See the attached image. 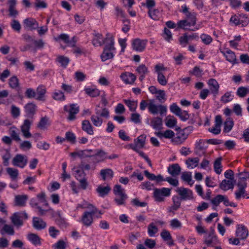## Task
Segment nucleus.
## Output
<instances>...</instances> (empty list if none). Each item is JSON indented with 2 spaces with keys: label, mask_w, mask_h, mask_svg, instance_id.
I'll use <instances>...</instances> for the list:
<instances>
[{
  "label": "nucleus",
  "mask_w": 249,
  "mask_h": 249,
  "mask_svg": "<svg viewBox=\"0 0 249 249\" xmlns=\"http://www.w3.org/2000/svg\"><path fill=\"white\" fill-rule=\"evenodd\" d=\"M10 25L11 28L14 31H16L18 33H19L20 32L21 26L18 20L16 19L12 20Z\"/></svg>",
  "instance_id": "60"
},
{
  "label": "nucleus",
  "mask_w": 249,
  "mask_h": 249,
  "mask_svg": "<svg viewBox=\"0 0 249 249\" xmlns=\"http://www.w3.org/2000/svg\"><path fill=\"white\" fill-rule=\"evenodd\" d=\"M204 141L200 139L197 141L195 144L194 153L196 155L201 157L205 154L206 149L204 147Z\"/></svg>",
  "instance_id": "12"
},
{
  "label": "nucleus",
  "mask_w": 249,
  "mask_h": 249,
  "mask_svg": "<svg viewBox=\"0 0 249 249\" xmlns=\"http://www.w3.org/2000/svg\"><path fill=\"white\" fill-rule=\"evenodd\" d=\"M223 55L226 58L227 61L232 64L237 63V59L234 53L230 50H227L226 52H222Z\"/></svg>",
  "instance_id": "28"
},
{
  "label": "nucleus",
  "mask_w": 249,
  "mask_h": 249,
  "mask_svg": "<svg viewBox=\"0 0 249 249\" xmlns=\"http://www.w3.org/2000/svg\"><path fill=\"white\" fill-rule=\"evenodd\" d=\"M32 123V121L28 119H26L24 121L23 124L20 127L23 136L26 139L30 138L32 137V134L30 132Z\"/></svg>",
  "instance_id": "10"
},
{
  "label": "nucleus",
  "mask_w": 249,
  "mask_h": 249,
  "mask_svg": "<svg viewBox=\"0 0 249 249\" xmlns=\"http://www.w3.org/2000/svg\"><path fill=\"white\" fill-rule=\"evenodd\" d=\"M64 109L65 111L69 113V115L67 117L68 120L72 121L76 119L75 115L79 111V107L75 104H71L69 107L68 106H65Z\"/></svg>",
  "instance_id": "6"
},
{
  "label": "nucleus",
  "mask_w": 249,
  "mask_h": 249,
  "mask_svg": "<svg viewBox=\"0 0 249 249\" xmlns=\"http://www.w3.org/2000/svg\"><path fill=\"white\" fill-rule=\"evenodd\" d=\"M146 137V135L143 134L140 135L137 139L134 140V143L136 145L138 149L142 148L144 147Z\"/></svg>",
  "instance_id": "36"
},
{
  "label": "nucleus",
  "mask_w": 249,
  "mask_h": 249,
  "mask_svg": "<svg viewBox=\"0 0 249 249\" xmlns=\"http://www.w3.org/2000/svg\"><path fill=\"white\" fill-rule=\"evenodd\" d=\"M100 175L104 180L107 179H111L113 176V172L110 169H102L101 170Z\"/></svg>",
  "instance_id": "38"
},
{
  "label": "nucleus",
  "mask_w": 249,
  "mask_h": 249,
  "mask_svg": "<svg viewBox=\"0 0 249 249\" xmlns=\"http://www.w3.org/2000/svg\"><path fill=\"white\" fill-rule=\"evenodd\" d=\"M158 231V228L153 223H150L147 227L148 234L150 237H154Z\"/></svg>",
  "instance_id": "44"
},
{
  "label": "nucleus",
  "mask_w": 249,
  "mask_h": 249,
  "mask_svg": "<svg viewBox=\"0 0 249 249\" xmlns=\"http://www.w3.org/2000/svg\"><path fill=\"white\" fill-rule=\"evenodd\" d=\"M181 178L184 181L187 182L190 185H192L194 184V181L192 179V175L190 172H183Z\"/></svg>",
  "instance_id": "47"
},
{
  "label": "nucleus",
  "mask_w": 249,
  "mask_h": 249,
  "mask_svg": "<svg viewBox=\"0 0 249 249\" xmlns=\"http://www.w3.org/2000/svg\"><path fill=\"white\" fill-rule=\"evenodd\" d=\"M176 192L180 196V200L191 199L193 198V193L191 190L183 187L178 188Z\"/></svg>",
  "instance_id": "9"
},
{
  "label": "nucleus",
  "mask_w": 249,
  "mask_h": 249,
  "mask_svg": "<svg viewBox=\"0 0 249 249\" xmlns=\"http://www.w3.org/2000/svg\"><path fill=\"white\" fill-rule=\"evenodd\" d=\"M36 95H37V96L36 99L38 101H44L45 100V94L46 92L45 87L42 85H40L36 88Z\"/></svg>",
  "instance_id": "25"
},
{
  "label": "nucleus",
  "mask_w": 249,
  "mask_h": 249,
  "mask_svg": "<svg viewBox=\"0 0 249 249\" xmlns=\"http://www.w3.org/2000/svg\"><path fill=\"white\" fill-rule=\"evenodd\" d=\"M92 43L94 46H102L103 44H106V38H103L102 34L99 33H96L94 35Z\"/></svg>",
  "instance_id": "23"
},
{
  "label": "nucleus",
  "mask_w": 249,
  "mask_h": 249,
  "mask_svg": "<svg viewBox=\"0 0 249 249\" xmlns=\"http://www.w3.org/2000/svg\"><path fill=\"white\" fill-rule=\"evenodd\" d=\"M28 218V214L25 212H19L14 213L10 219L14 226L17 228L23 225V220Z\"/></svg>",
  "instance_id": "3"
},
{
  "label": "nucleus",
  "mask_w": 249,
  "mask_h": 249,
  "mask_svg": "<svg viewBox=\"0 0 249 249\" xmlns=\"http://www.w3.org/2000/svg\"><path fill=\"white\" fill-rule=\"evenodd\" d=\"M153 197L156 201L161 202L165 201V198L171 195V189L167 188L161 189L154 188Z\"/></svg>",
  "instance_id": "4"
},
{
  "label": "nucleus",
  "mask_w": 249,
  "mask_h": 249,
  "mask_svg": "<svg viewBox=\"0 0 249 249\" xmlns=\"http://www.w3.org/2000/svg\"><path fill=\"white\" fill-rule=\"evenodd\" d=\"M249 90L244 87H239L237 91V95L240 97H244L246 96Z\"/></svg>",
  "instance_id": "61"
},
{
  "label": "nucleus",
  "mask_w": 249,
  "mask_h": 249,
  "mask_svg": "<svg viewBox=\"0 0 249 249\" xmlns=\"http://www.w3.org/2000/svg\"><path fill=\"white\" fill-rule=\"evenodd\" d=\"M48 122L49 119L47 117H42L38 122L37 127L40 129L46 130L47 128V126L49 125Z\"/></svg>",
  "instance_id": "41"
},
{
  "label": "nucleus",
  "mask_w": 249,
  "mask_h": 249,
  "mask_svg": "<svg viewBox=\"0 0 249 249\" xmlns=\"http://www.w3.org/2000/svg\"><path fill=\"white\" fill-rule=\"evenodd\" d=\"M92 215L91 213L86 212L84 213L82 221L84 225L86 226H89L91 225L93 222Z\"/></svg>",
  "instance_id": "30"
},
{
  "label": "nucleus",
  "mask_w": 249,
  "mask_h": 249,
  "mask_svg": "<svg viewBox=\"0 0 249 249\" xmlns=\"http://www.w3.org/2000/svg\"><path fill=\"white\" fill-rule=\"evenodd\" d=\"M28 161L27 157L21 154H17L12 160V164L20 168H23L27 164Z\"/></svg>",
  "instance_id": "7"
},
{
  "label": "nucleus",
  "mask_w": 249,
  "mask_h": 249,
  "mask_svg": "<svg viewBox=\"0 0 249 249\" xmlns=\"http://www.w3.org/2000/svg\"><path fill=\"white\" fill-rule=\"evenodd\" d=\"M93 151L92 149H86L84 150H79L76 152H72L70 154L71 157L75 158L78 157L80 158L89 157L91 158V153Z\"/></svg>",
  "instance_id": "14"
},
{
  "label": "nucleus",
  "mask_w": 249,
  "mask_h": 249,
  "mask_svg": "<svg viewBox=\"0 0 249 249\" xmlns=\"http://www.w3.org/2000/svg\"><path fill=\"white\" fill-rule=\"evenodd\" d=\"M86 93L92 97L98 96L100 94V91L96 89L86 88L85 89Z\"/></svg>",
  "instance_id": "55"
},
{
  "label": "nucleus",
  "mask_w": 249,
  "mask_h": 249,
  "mask_svg": "<svg viewBox=\"0 0 249 249\" xmlns=\"http://www.w3.org/2000/svg\"><path fill=\"white\" fill-rule=\"evenodd\" d=\"M146 43L147 40H141L139 38L135 39L133 41V49L138 52H142L145 49Z\"/></svg>",
  "instance_id": "13"
},
{
  "label": "nucleus",
  "mask_w": 249,
  "mask_h": 249,
  "mask_svg": "<svg viewBox=\"0 0 249 249\" xmlns=\"http://www.w3.org/2000/svg\"><path fill=\"white\" fill-rule=\"evenodd\" d=\"M6 172L13 180L17 179L18 175V171L17 169L8 167L6 169Z\"/></svg>",
  "instance_id": "54"
},
{
  "label": "nucleus",
  "mask_w": 249,
  "mask_h": 249,
  "mask_svg": "<svg viewBox=\"0 0 249 249\" xmlns=\"http://www.w3.org/2000/svg\"><path fill=\"white\" fill-rule=\"evenodd\" d=\"M106 153L103 150H98L96 153L91 155V159L89 162H93L96 163L101 160H103L104 157L106 155Z\"/></svg>",
  "instance_id": "18"
},
{
  "label": "nucleus",
  "mask_w": 249,
  "mask_h": 249,
  "mask_svg": "<svg viewBox=\"0 0 249 249\" xmlns=\"http://www.w3.org/2000/svg\"><path fill=\"white\" fill-rule=\"evenodd\" d=\"M208 84L211 92L214 95L217 94L219 90V85L216 80L214 79L211 78L209 80Z\"/></svg>",
  "instance_id": "21"
},
{
  "label": "nucleus",
  "mask_w": 249,
  "mask_h": 249,
  "mask_svg": "<svg viewBox=\"0 0 249 249\" xmlns=\"http://www.w3.org/2000/svg\"><path fill=\"white\" fill-rule=\"evenodd\" d=\"M28 240L35 246L41 245V238L35 233H30L27 235Z\"/></svg>",
  "instance_id": "29"
},
{
  "label": "nucleus",
  "mask_w": 249,
  "mask_h": 249,
  "mask_svg": "<svg viewBox=\"0 0 249 249\" xmlns=\"http://www.w3.org/2000/svg\"><path fill=\"white\" fill-rule=\"evenodd\" d=\"M95 114L100 117H109V111L107 108H101L99 106H97L95 108Z\"/></svg>",
  "instance_id": "31"
},
{
  "label": "nucleus",
  "mask_w": 249,
  "mask_h": 249,
  "mask_svg": "<svg viewBox=\"0 0 249 249\" xmlns=\"http://www.w3.org/2000/svg\"><path fill=\"white\" fill-rule=\"evenodd\" d=\"M221 160H222V158L219 157V158H217L214 162V165H213L214 170L215 172L218 175L220 174L222 172V169H221L222 166H221Z\"/></svg>",
  "instance_id": "49"
},
{
  "label": "nucleus",
  "mask_w": 249,
  "mask_h": 249,
  "mask_svg": "<svg viewBox=\"0 0 249 249\" xmlns=\"http://www.w3.org/2000/svg\"><path fill=\"white\" fill-rule=\"evenodd\" d=\"M36 106L33 103H29L25 107V110L27 115L29 117H33L36 114Z\"/></svg>",
  "instance_id": "17"
},
{
  "label": "nucleus",
  "mask_w": 249,
  "mask_h": 249,
  "mask_svg": "<svg viewBox=\"0 0 249 249\" xmlns=\"http://www.w3.org/2000/svg\"><path fill=\"white\" fill-rule=\"evenodd\" d=\"M28 197L26 195H17L15 196V205L19 207H23L26 205Z\"/></svg>",
  "instance_id": "26"
},
{
  "label": "nucleus",
  "mask_w": 249,
  "mask_h": 249,
  "mask_svg": "<svg viewBox=\"0 0 249 249\" xmlns=\"http://www.w3.org/2000/svg\"><path fill=\"white\" fill-rule=\"evenodd\" d=\"M186 19H187L192 26L196 25V14L195 13H190L186 15Z\"/></svg>",
  "instance_id": "59"
},
{
  "label": "nucleus",
  "mask_w": 249,
  "mask_h": 249,
  "mask_svg": "<svg viewBox=\"0 0 249 249\" xmlns=\"http://www.w3.org/2000/svg\"><path fill=\"white\" fill-rule=\"evenodd\" d=\"M162 125V120L160 117L153 118L151 121V125L156 130H160L161 128Z\"/></svg>",
  "instance_id": "33"
},
{
  "label": "nucleus",
  "mask_w": 249,
  "mask_h": 249,
  "mask_svg": "<svg viewBox=\"0 0 249 249\" xmlns=\"http://www.w3.org/2000/svg\"><path fill=\"white\" fill-rule=\"evenodd\" d=\"M110 191L111 188L109 185L104 186L99 185L96 189V192L98 194L99 196L101 197H104L108 195Z\"/></svg>",
  "instance_id": "19"
},
{
  "label": "nucleus",
  "mask_w": 249,
  "mask_h": 249,
  "mask_svg": "<svg viewBox=\"0 0 249 249\" xmlns=\"http://www.w3.org/2000/svg\"><path fill=\"white\" fill-rule=\"evenodd\" d=\"M177 119L171 116H168L165 119V124L168 127L172 128L177 124Z\"/></svg>",
  "instance_id": "48"
},
{
  "label": "nucleus",
  "mask_w": 249,
  "mask_h": 249,
  "mask_svg": "<svg viewBox=\"0 0 249 249\" xmlns=\"http://www.w3.org/2000/svg\"><path fill=\"white\" fill-rule=\"evenodd\" d=\"M156 94V98L160 102L163 103L166 100L165 93L163 90H159Z\"/></svg>",
  "instance_id": "64"
},
{
  "label": "nucleus",
  "mask_w": 249,
  "mask_h": 249,
  "mask_svg": "<svg viewBox=\"0 0 249 249\" xmlns=\"http://www.w3.org/2000/svg\"><path fill=\"white\" fill-rule=\"evenodd\" d=\"M123 101L129 107L130 111L134 112L136 111L138 106V102L137 101L124 99L123 100Z\"/></svg>",
  "instance_id": "43"
},
{
  "label": "nucleus",
  "mask_w": 249,
  "mask_h": 249,
  "mask_svg": "<svg viewBox=\"0 0 249 249\" xmlns=\"http://www.w3.org/2000/svg\"><path fill=\"white\" fill-rule=\"evenodd\" d=\"M236 235L240 240H245L249 235V231L244 225L238 224L237 225Z\"/></svg>",
  "instance_id": "11"
},
{
  "label": "nucleus",
  "mask_w": 249,
  "mask_h": 249,
  "mask_svg": "<svg viewBox=\"0 0 249 249\" xmlns=\"http://www.w3.org/2000/svg\"><path fill=\"white\" fill-rule=\"evenodd\" d=\"M173 204L169 208V212H172L177 210L180 206L181 200L179 197L175 196L173 197Z\"/></svg>",
  "instance_id": "39"
},
{
  "label": "nucleus",
  "mask_w": 249,
  "mask_h": 249,
  "mask_svg": "<svg viewBox=\"0 0 249 249\" xmlns=\"http://www.w3.org/2000/svg\"><path fill=\"white\" fill-rule=\"evenodd\" d=\"M23 23L25 28L31 30L36 29L38 27V23L36 20L33 18H27L24 20Z\"/></svg>",
  "instance_id": "16"
},
{
  "label": "nucleus",
  "mask_w": 249,
  "mask_h": 249,
  "mask_svg": "<svg viewBox=\"0 0 249 249\" xmlns=\"http://www.w3.org/2000/svg\"><path fill=\"white\" fill-rule=\"evenodd\" d=\"M113 193L116 197L114 201L117 205H125V200L127 198V196L125 193V191L120 185H115L113 188Z\"/></svg>",
  "instance_id": "2"
},
{
  "label": "nucleus",
  "mask_w": 249,
  "mask_h": 249,
  "mask_svg": "<svg viewBox=\"0 0 249 249\" xmlns=\"http://www.w3.org/2000/svg\"><path fill=\"white\" fill-rule=\"evenodd\" d=\"M91 121L93 125L96 127H100L103 124V119L102 118L96 115H92L91 117Z\"/></svg>",
  "instance_id": "53"
},
{
  "label": "nucleus",
  "mask_w": 249,
  "mask_h": 249,
  "mask_svg": "<svg viewBox=\"0 0 249 249\" xmlns=\"http://www.w3.org/2000/svg\"><path fill=\"white\" fill-rule=\"evenodd\" d=\"M155 134L159 138L161 139L163 137L167 139L172 138L174 135V132L171 130H167L163 133L161 132H156Z\"/></svg>",
  "instance_id": "35"
},
{
  "label": "nucleus",
  "mask_w": 249,
  "mask_h": 249,
  "mask_svg": "<svg viewBox=\"0 0 249 249\" xmlns=\"http://www.w3.org/2000/svg\"><path fill=\"white\" fill-rule=\"evenodd\" d=\"M199 161V159L197 157L191 158H189L185 161L188 168H194L198 166Z\"/></svg>",
  "instance_id": "37"
},
{
  "label": "nucleus",
  "mask_w": 249,
  "mask_h": 249,
  "mask_svg": "<svg viewBox=\"0 0 249 249\" xmlns=\"http://www.w3.org/2000/svg\"><path fill=\"white\" fill-rule=\"evenodd\" d=\"M224 198V195H217L211 199V202L215 207H217L220 203L223 202Z\"/></svg>",
  "instance_id": "51"
},
{
  "label": "nucleus",
  "mask_w": 249,
  "mask_h": 249,
  "mask_svg": "<svg viewBox=\"0 0 249 249\" xmlns=\"http://www.w3.org/2000/svg\"><path fill=\"white\" fill-rule=\"evenodd\" d=\"M1 234H7L9 235H13L15 234V231L12 226L4 224L2 228L0 230Z\"/></svg>",
  "instance_id": "34"
},
{
  "label": "nucleus",
  "mask_w": 249,
  "mask_h": 249,
  "mask_svg": "<svg viewBox=\"0 0 249 249\" xmlns=\"http://www.w3.org/2000/svg\"><path fill=\"white\" fill-rule=\"evenodd\" d=\"M82 128L83 131L90 135L94 134L93 129L92 125L88 120H84L82 123Z\"/></svg>",
  "instance_id": "27"
},
{
  "label": "nucleus",
  "mask_w": 249,
  "mask_h": 249,
  "mask_svg": "<svg viewBox=\"0 0 249 249\" xmlns=\"http://www.w3.org/2000/svg\"><path fill=\"white\" fill-rule=\"evenodd\" d=\"M168 173L174 177H177L181 172V168L178 164H173L168 167Z\"/></svg>",
  "instance_id": "24"
},
{
  "label": "nucleus",
  "mask_w": 249,
  "mask_h": 249,
  "mask_svg": "<svg viewBox=\"0 0 249 249\" xmlns=\"http://www.w3.org/2000/svg\"><path fill=\"white\" fill-rule=\"evenodd\" d=\"M234 123L232 119L228 117L224 123V131L225 132H230L233 127Z\"/></svg>",
  "instance_id": "46"
},
{
  "label": "nucleus",
  "mask_w": 249,
  "mask_h": 249,
  "mask_svg": "<svg viewBox=\"0 0 249 249\" xmlns=\"http://www.w3.org/2000/svg\"><path fill=\"white\" fill-rule=\"evenodd\" d=\"M149 16L154 20H158L161 16V13L158 9H150L148 11Z\"/></svg>",
  "instance_id": "45"
},
{
  "label": "nucleus",
  "mask_w": 249,
  "mask_h": 249,
  "mask_svg": "<svg viewBox=\"0 0 249 249\" xmlns=\"http://www.w3.org/2000/svg\"><path fill=\"white\" fill-rule=\"evenodd\" d=\"M234 184L231 180L224 179L219 184V188L223 191H227L233 189Z\"/></svg>",
  "instance_id": "32"
},
{
  "label": "nucleus",
  "mask_w": 249,
  "mask_h": 249,
  "mask_svg": "<svg viewBox=\"0 0 249 249\" xmlns=\"http://www.w3.org/2000/svg\"><path fill=\"white\" fill-rule=\"evenodd\" d=\"M9 85L10 87L12 89H15L18 87L19 81L18 78L16 76H13L9 80Z\"/></svg>",
  "instance_id": "58"
},
{
  "label": "nucleus",
  "mask_w": 249,
  "mask_h": 249,
  "mask_svg": "<svg viewBox=\"0 0 249 249\" xmlns=\"http://www.w3.org/2000/svg\"><path fill=\"white\" fill-rule=\"evenodd\" d=\"M148 110L152 114H157L159 112L162 115L167 112V107L161 105H156L154 104L153 100H150L148 106Z\"/></svg>",
  "instance_id": "5"
},
{
  "label": "nucleus",
  "mask_w": 249,
  "mask_h": 249,
  "mask_svg": "<svg viewBox=\"0 0 249 249\" xmlns=\"http://www.w3.org/2000/svg\"><path fill=\"white\" fill-rule=\"evenodd\" d=\"M214 233V230L211 228L209 234L205 236L204 243L208 246L215 244L217 242V238Z\"/></svg>",
  "instance_id": "15"
},
{
  "label": "nucleus",
  "mask_w": 249,
  "mask_h": 249,
  "mask_svg": "<svg viewBox=\"0 0 249 249\" xmlns=\"http://www.w3.org/2000/svg\"><path fill=\"white\" fill-rule=\"evenodd\" d=\"M115 50L114 47V40L112 35L107 33L106 37V44L104 48L103 52L101 55L103 61H105L109 59H111L114 55L113 52Z\"/></svg>",
  "instance_id": "1"
},
{
  "label": "nucleus",
  "mask_w": 249,
  "mask_h": 249,
  "mask_svg": "<svg viewBox=\"0 0 249 249\" xmlns=\"http://www.w3.org/2000/svg\"><path fill=\"white\" fill-rule=\"evenodd\" d=\"M9 133L13 140L16 141H20V138L17 131V128L13 126L10 127L9 130Z\"/></svg>",
  "instance_id": "56"
},
{
  "label": "nucleus",
  "mask_w": 249,
  "mask_h": 249,
  "mask_svg": "<svg viewBox=\"0 0 249 249\" xmlns=\"http://www.w3.org/2000/svg\"><path fill=\"white\" fill-rule=\"evenodd\" d=\"M33 227L38 230L44 229L46 227V223L42 219L34 217L33 219Z\"/></svg>",
  "instance_id": "20"
},
{
  "label": "nucleus",
  "mask_w": 249,
  "mask_h": 249,
  "mask_svg": "<svg viewBox=\"0 0 249 249\" xmlns=\"http://www.w3.org/2000/svg\"><path fill=\"white\" fill-rule=\"evenodd\" d=\"M192 26L187 19L179 20L177 23V28L182 29L185 30H189V27Z\"/></svg>",
  "instance_id": "42"
},
{
  "label": "nucleus",
  "mask_w": 249,
  "mask_h": 249,
  "mask_svg": "<svg viewBox=\"0 0 249 249\" xmlns=\"http://www.w3.org/2000/svg\"><path fill=\"white\" fill-rule=\"evenodd\" d=\"M74 175L76 178L79 180L86 178V174L84 171L81 169L75 170Z\"/></svg>",
  "instance_id": "63"
},
{
  "label": "nucleus",
  "mask_w": 249,
  "mask_h": 249,
  "mask_svg": "<svg viewBox=\"0 0 249 249\" xmlns=\"http://www.w3.org/2000/svg\"><path fill=\"white\" fill-rule=\"evenodd\" d=\"M162 36L165 40L168 42H170L172 39V35L171 32L167 28L164 29V32L162 34Z\"/></svg>",
  "instance_id": "62"
},
{
  "label": "nucleus",
  "mask_w": 249,
  "mask_h": 249,
  "mask_svg": "<svg viewBox=\"0 0 249 249\" xmlns=\"http://www.w3.org/2000/svg\"><path fill=\"white\" fill-rule=\"evenodd\" d=\"M187 134L184 133L183 131H181L177 134V136L173 140V141L176 143H181L187 139Z\"/></svg>",
  "instance_id": "40"
},
{
  "label": "nucleus",
  "mask_w": 249,
  "mask_h": 249,
  "mask_svg": "<svg viewBox=\"0 0 249 249\" xmlns=\"http://www.w3.org/2000/svg\"><path fill=\"white\" fill-rule=\"evenodd\" d=\"M232 99L233 96L231 95V92L227 91L221 97L220 101L225 104L231 101Z\"/></svg>",
  "instance_id": "57"
},
{
  "label": "nucleus",
  "mask_w": 249,
  "mask_h": 249,
  "mask_svg": "<svg viewBox=\"0 0 249 249\" xmlns=\"http://www.w3.org/2000/svg\"><path fill=\"white\" fill-rule=\"evenodd\" d=\"M120 77L126 84H130L133 83L136 78L134 74L127 72L123 73Z\"/></svg>",
  "instance_id": "22"
},
{
  "label": "nucleus",
  "mask_w": 249,
  "mask_h": 249,
  "mask_svg": "<svg viewBox=\"0 0 249 249\" xmlns=\"http://www.w3.org/2000/svg\"><path fill=\"white\" fill-rule=\"evenodd\" d=\"M238 190L235 192V195L236 198L238 200L240 199L241 197H245L246 195V191L245 190L247 187V183L244 180H241L238 181L237 183Z\"/></svg>",
  "instance_id": "8"
},
{
  "label": "nucleus",
  "mask_w": 249,
  "mask_h": 249,
  "mask_svg": "<svg viewBox=\"0 0 249 249\" xmlns=\"http://www.w3.org/2000/svg\"><path fill=\"white\" fill-rule=\"evenodd\" d=\"M56 61L59 62L61 66L66 68L70 62L69 58L63 55H59L56 59Z\"/></svg>",
  "instance_id": "52"
},
{
  "label": "nucleus",
  "mask_w": 249,
  "mask_h": 249,
  "mask_svg": "<svg viewBox=\"0 0 249 249\" xmlns=\"http://www.w3.org/2000/svg\"><path fill=\"white\" fill-rule=\"evenodd\" d=\"M52 98L57 101H64L66 99L64 93L60 90L55 91L52 94Z\"/></svg>",
  "instance_id": "50"
}]
</instances>
